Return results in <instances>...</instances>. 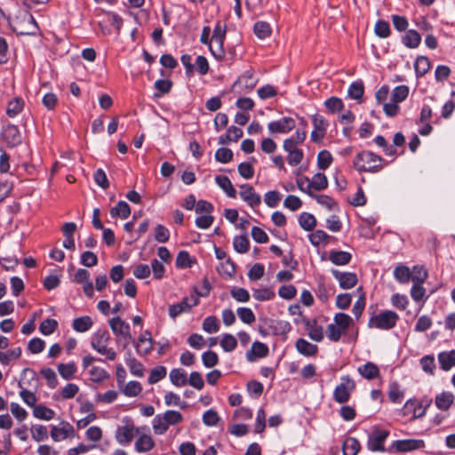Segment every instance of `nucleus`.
<instances>
[{
	"label": "nucleus",
	"instance_id": "f257e3e1",
	"mask_svg": "<svg viewBox=\"0 0 455 455\" xmlns=\"http://www.w3.org/2000/svg\"><path fill=\"white\" fill-rule=\"evenodd\" d=\"M384 159L371 151H362L354 159V166L358 172H378L383 168Z\"/></svg>",
	"mask_w": 455,
	"mask_h": 455
},
{
	"label": "nucleus",
	"instance_id": "f03ea898",
	"mask_svg": "<svg viewBox=\"0 0 455 455\" xmlns=\"http://www.w3.org/2000/svg\"><path fill=\"white\" fill-rule=\"evenodd\" d=\"M183 420V416L180 412L173 410L166 411L163 414H157L152 422V427L155 434H164L170 426H174Z\"/></svg>",
	"mask_w": 455,
	"mask_h": 455
},
{
	"label": "nucleus",
	"instance_id": "7ed1b4c3",
	"mask_svg": "<svg viewBox=\"0 0 455 455\" xmlns=\"http://www.w3.org/2000/svg\"><path fill=\"white\" fill-rule=\"evenodd\" d=\"M399 319L398 315L392 310H384L379 314L372 315L368 322L371 329L388 331L393 329Z\"/></svg>",
	"mask_w": 455,
	"mask_h": 455
},
{
	"label": "nucleus",
	"instance_id": "20e7f679",
	"mask_svg": "<svg viewBox=\"0 0 455 455\" xmlns=\"http://www.w3.org/2000/svg\"><path fill=\"white\" fill-rule=\"evenodd\" d=\"M225 36L226 26L218 21L210 40V51L217 60H221L224 57L223 41Z\"/></svg>",
	"mask_w": 455,
	"mask_h": 455
},
{
	"label": "nucleus",
	"instance_id": "39448f33",
	"mask_svg": "<svg viewBox=\"0 0 455 455\" xmlns=\"http://www.w3.org/2000/svg\"><path fill=\"white\" fill-rule=\"evenodd\" d=\"M108 323L113 333L116 336H121L124 339V343L123 345L124 348L127 347L130 341L135 344L131 334L129 323L122 320L119 316L109 319Z\"/></svg>",
	"mask_w": 455,
	"mask_h": 455
},
{
	"label": "nucleus",
	"instance_id": "423d86ee",
	"mask_svg": "<svg viewBox=\"0 0 455 455\" xmlns=\"http://www.w3.org/2000/svg\"><path fill=\"white\" fill-rule=\"evenodd\" d=\"M342 382L338 385L333 392V398L339 403H345L350 398V393L354 390L355 382L348 377L341 378Z\"/></svg>",
	"mask_w": 455,
	"mask_h": 455
},
{
	"label": "nucleus",
	"instance_id": "0eeeda50",
	"mask_svg": "<svg viewBox=\"0 0 455 455\" xmlns=\"http://www.w3.org/2000/svg\"><path fill=\"white\" fill-rule=\"evenodd\" d=\"M389 432L387 430L376 428L368 437L367 448L371 451H384V443L388 437Z\"/></svg>",
	"mask_w": 455,
	"mask_h": 455
},
{
	"label": "nucleus",
	"instance_id": "6e6552de",
	"mask_svg": "<svg viewBox=\"0 0 455 455\" xmlns=\"http://www.w3.org/2000/svg\"><path fill=\"white\" fill-rule=\"evenodd\" d=\"M199 303V299L196 297L192 296L190 299L185 297L180 302L171 305L168 308L169 315L172 319H175L180 314L184 312H189L194 306Z\"/></svg>",
	"mask_w": 455,
	"mask_h": 455
},
{
	"label": "nucleus",
	"instance_id": "1a4fd4ad",
	"mask_svg": "<svg viewBox=\"0 0 455 455\" xmlns=\"http://www.w3.org/2000/svg\"><path fill=\"white\" fill-rule=\"evenodd\" d=\"M283 149L288 153L287 161L290 165L296 166L302 161L304 153L302 149L298 148L291 140H284Z\"/></svg>",
	"mask_w": 455,
	"mask_h": 455
},
{
	"label": "nucleus",
	"instance_id": "9d476101",
	"mask_svg": "<svg viewBox=\"0 0 455 455\" xmlns=\"http://www.w3.org/2000/svg\"><path fill=\"white\" fill-rule=\"evenodd\" d=\"M296 125L295 120L291 117H283L280 120L270 122L267 128L271 133H287Z\"/></svg>",
	"mask_w": 455,
	"mask_h": 455
},
{
	"label": "nucleus",
	"instance_id": "9b49d317",
	"mask_svg": "<svg viewBox=\"0 0 455 455\" xmlns=\"http://www.w3.org/2000/svg\"><path fill=\"white\" fill-rule=\"evenodd\" d=\"M425 443L423 440L419 439H405L397 440L392 443L391 448L397 451L408 452L415 450L424 448Z\"/></svg>",
	"mask_w": 455,
	"mask_h": 455
},
{
	"label": "nucleus",
	"instance_id": "f8f14e48",
	"mask_svg": "<svg viewBox=\"0 0 455 455\" xmlns=\"http://www.w3.org/2000/svg\"><path fill=\"white\" fill-rule=\"evenodd\" d=\"M331 273L333 276L339 281V286L342 289H351L357 283L358 279L355 273L340 272L337 269H332Z\"/></svg>",
	"mask_w": 455,
	"mask_h": 455
},
{
	"label": "nucleus",
	"instance_id": "ddd939ff",
	"mask_svg": "<svg viewBox=\"0 0 455 455\" xmlns=\"http://www.w3.org/2000/svg\"><path fill=\"white\" fill-rule=\"evenodd\" d=\"M258 83V79L251 70L243 73L235 82L234 86L242 88V92H249L254 89Z\"/></svg>",
	"mask_w": 455,
	"mask_h": 455
},
{
	"label": "nucleus",
	"instance_id": "4468645a",
	"mask_svg": "<svg viewBox=\"0 0 455 455\" xmlns=\"http://www.w3.org/2000/svg\"><path fill=\"white\" fill-rule=\"evenodd\" d=\"M308 337L315 341L321 342L323 339L324 332L322 325L318 324L315 318L304 320Z\"/></svg>",
	"mask_w": 455,
	"mask_h": 455
},
{
	"label": "nucleus",
	"instance_id": "2eb2a0df",
	"mask_svg": "<svg viewBox=\"0 0 455 455\" xmlns=\"http://www.w3.org/2000/svg\"><path fill=\"white\" fill-rule=\"evenodd\" d=\"M239 195L251 207L258 206L261 203L260 196L249 184H243L240 187Z\"/></svg>",
	"mask_w": 455,
	"mask_h": 455
},
{
	"label": "nucleus",
	"instance_id": "dca6fc26",
	"mask_svg": "<svg viewBox=\"0 0 455 455\" xmlns=\"http://www.w3.org/2000/svg\"><path fill=\"white\" fill-rule=\"evenodd\" d=\"M74 427L68 422H62L60 427L53 426L51 436L54 442H60L74 435Z\"/></svg>",
	"mask_w": 455,
	"mask_h": 455
},
{
	"label": "nucleus",
	"instance_id": "f3484780",
	"mask_svg": "<svg viewBox=\"0 0 455 455\" xmlns=\"http://www.w3.org/2000/svg\"><path fill=\"white\" fill-rule=\"evenodd\" d=\"M137 353L140 356H145L149 354L153 349V339L151 333L145 331L140 337L138 342L135 344Z\"/></svg>",
	"mask_w": 455,
	"mask_h": 455
},
{
	"label": "nucleus",
	"instance_id": "a211bd4d",
	"mask_svg": "<svg viewBox=\"0 0 455 455\" xmlns=\"http://www.w3.org/2000/svg\"><path fill=\"white\" fill-rule=\"evenodd\" d=\"M268 353V347L262 342L255 341L250 350L246 352V359L254 362L257 358L265 357Z\"/></svg>",
	"mask_w": 455,
	"mask_h": 455
},
{
	"label": "nucleus",
	"instance_id": "6ab92c4d",
	"mask_svg": "<svg viewBox=\"0 0 455 455\" xmlns=\"http://www.w3.org/2000/svg\"><path fill=\"white\" fill-rule=\"evenodd\" d=\"M134 437V427L130 425L119 427L116 432V439L122 445L129 444Z\"/></svg>",
	"mask_w": 455,
	"mask_h": 455
},
{
	"label": "nucleus",
	"instance_id": "aec40b11",
	"mask_svg": "<svg viewBox=\"0 0 455 455\" xmlns=\"http://www.w3.org/2000/svg\"><path fill=\"white\" fill-rule=\"evenodd\" d=\"M3 137L11 146H16L21 142V135L17 126L9 124L3 131Z\"/></svg>",
	"mask_w": 455,
	"mask_h": 455
},
{
	"label": "nucleus",
	"instance_id": "412c9836",
	"mask_svg": "<svg viewBox=\"0 0 455 455\" xmlns=\"http://www.w3.org/2000/svg\"><path fill=\"white\" fill-rule=\"evenodd\" d=\"M298 352L305 356H315L318 352V347L305 339H299L295 344Z\"/></svg>",
	"mask_w": 455,
	"mask_h": 455
},
{
	"label": "nucleus",
	"instance_id": "4be33fe9",
	"mask_svg": "<svg viewBox=\"0 0 455 455\" xmlns=\"http://www.w3.org/2000/svg\"><path fill=\"white\" fill-rule=\"evenodd\" d=\"M438 362L442 370L447 371L455 366V350L443 351L438 354Z\"/></svg>",
	"mask_w": 455,
	"mask_h": 455
},
{
	"label": "nucleus",
	"instance_id": "5701e85b",
	"mask_svg": "<svg viewBox=\"0 0 455 455\" xmlns=\"http://www.w3.org/2000/svg\"><path fill=\"white\" fill-rule=\"evenodd\" d=\"M403 409L404 414L411 413L413 418H420L426 412V409L417 400L407 401Z\"/></svg>",
	"mask_w": 455,
	"mask_h": 455
},
{
	"label": "nucleus",
	"instance_id": "b1692460",
	"mask_svg": "<svg viewBox=\"0 0 455 455\" xmlns=\"http://www.w3.org/2000/svg\"><path fill=\"white\" fill-rule=\"evenodd\" d=\"M454 403V395L451 392H443L435 396V403L436 407L443 411H447Z\"/></svg>",
	"mask_w": 455,
	"mask_h": 455
},
{
	"label": "nucleus",
	"instance_id": "393cba45",
	"mask_svg": "<svg viewBox=\"0 0 455 455\" xmlns=\"http://www.w3.org/2000/svg\"><path fill=\"white\" fill-rule=\"evenodd\" d=\"M215 181L228 197H235L236 190L234 188L228 177L219 175L215 177Z\"/></svg>",
	"mask_w": 455,
	"mask_h": 455
},
{
	"label": "nucleus",
	"instance_id": "a878e982",
	"mask_svg": "<svg viewBox=\"0 0 455 455\" xmlns=\"http://www.w3.org/2000/svg\"><path fill=\"white\" fill-rule=\"evenodd\" d=\"M358 372L364 379H373L379 375V367L371 362H368L365 364L360 366L358 368Z\"/></svg>",
	"mask_w": 455,
	"mask_h": 455
},
{
	"label": "nucleus",
	"instance_id": "bb28decb",
	"mask_svg": "<svg viewBox=\"0 0 455 455\" xmlns=\"http://www.w3.org/2000/svg\"><path fill=\"white\" fill-rule=\"evenodd\" d=\"M330 260L338 266L347 265L350 262L352 256L347 251H331L329 255Z\"/></svg>",
	"mask_w": 455,
	"mask_h": 455
},
{
	"label": "nucleus",
	"instance_id": "cd10ccee",
	"mask_svg": "<svg viewBox=\"0 0 455 455\" xmlns=\"http://www.w3.org/2000/svg\"><path fill=\"white\" fill-rule=\"evenodd\" d=\"M130 214L131 208L124 201H119L115 207L110 209V215L112 218L120 217L122 219H127Z\"/></svg>",
	"mask_w": 455,
	"mask_h": 455
},
{
	"label": "nucleus",
	"instance_id": "c85d7f7f",
	"mask_svg": "<svg viewBox=\"0 0 455 455\" xmlns=\"http://www.w3.org/2000/svg\"><path fill=\"white\" fill-rule=\"evenodd\" d=\"M121 392L128 397H135L140 394L142 391V387L138 381H129L128 383H124L122 387H119Z\"/></svg>",
	"mask_w": 455,
	"mask_h": 455
},
{
	"label": "nucleus",
	"instance_id": "c756f323",
	"mask_svg": "<svg viewBox=\"0 0 455 455\" xmlns=\"http://www.w3.org/2000/svg\"><path fill=\"white\" fill-rule=\"evenodd\" d=\"M155 443L150 435H142L135 443L138 452H148L154 447Z\"/></svg>",
	"mask_w": 455,
	"mask_h": 455
},
{
	"label": "nucleus",
	"instance_id": "7c9ffc66",
	"mask_svg": "<svg viewBox=\"0 0 455 455\" xmlns=\"http://www.w3.org/2000/svg\"><path fill=\"white\" fill-rule=\"evenodd\" d=\"M328 187V180L327 177L322 173L317 172L313 177L312 180L308 182V189L314 188L315 190H323Z\"/></svg>",
	"mask_w": 455,
	"mask_h": 455
},
{
	"label": "nucleus",
	"instance_id": "2f4dec72",
	"mask_svg": "<svg viewBox=\"0 0 455 455\" xmlns=\"http://www.w3.org/2000/svg\"><path fill=\"white\" fill-rule=\"evenodd\" d=\"M395 278L401 283H406L411 280V272L407 266L398 265L394 269Z\"/></svg>",
	"mask_w": 455,
	"mask_h": 455
},
{
	"label": "nucleus",
	"instance_id": "473e14b6",
	"mask_svg": "<svg viewBox=\"0 0 455 455\" xmlns=\"http://www.w3.org/2000/svg\"><path fill=\"white\" fill-rule=\"evenodd\" d=\"M170 380L176 387L184 386L188 381L187 373L182 369H173L170 372Z\"/></svg>",
	"mask_w": 455,
	"mask_h": 455
},
{
	"label": "nucleus",
	"instance_id": "72a5a7b5",
	"mask_svg": "<svg viewBox=\"0 0 455 455\" xmlns=\"http://www.w3.org/2000/svg\"><path fill=\"white\" fill-rule=\"evenodd\" d=\"M342 448L344 455H356L360 450V443L357 439L348 437L344 441Z\"/></svg>",
	"mask_w": 455,
	"mask_h": 455
},
{
	"label": "nucleus",
	"instance_id": "f704fd0d",
	"mask_svg": "<svg viewBox=\"0 0 455 455\" xmlns=\"http://www.w3.org/2000/svg\"><path fill=\"white\" fill-rule=\"evenodd\" d=\"M72 326L78 332H84L92 326V320L90 316H81L74 319Z\"/></svg>",
	"mask_w": 455,
	"mask_h": 455
},
{
	"label": "nucleus",
	"instance_id": "c9c22d12",
	"mask_svg": "<svg viewBox=\"0 0 455 455\" xmlns=\"http://www.w3.org/2000/svg\"><path fill=\"white\" fill-rule=\"evenodd\" d=\"M414 68L418 76H423L430 69V60L425 56H419L414 63Z\"/></svg>",
	"mask_w": 455,
	"mask_h": 455
},
{
	"label": "nucleus",
	"instance_id": "e433bc0d",
	"mask_svg": "<svg viewBox=\"0 0 455 455\" xmlns=\"http://www.w3.org/2000/svg\"><path fill=\"white\" fill-rule=\"evenodd\" d=\"M253 31L257 37L259 39H265L270 36L272 30L270 25L267 22L258 21L254 24Z\"/></svg>",
	"mask_w": 455,
	"mask_h": 455
},
{
	"label": "nucleus",
	"instance_id": "4c0bfd02",
	"mask_svg": "<svg viewBox=\"0 0 455 455\" xmlns=\"http://www.w3.org/2000/svg\"><path fill=\"white\" fill-rule=\"evenodd\" d=\"M110 335L107 330H98L92 336L91 345L92 347L100 345H108Z\"/></svg>",
	"mask_w": 455,
	"mask_h": 455
},
{
	"label": "nucleus",
	"instance_id": "58836bf2",
	"mask_svg": "<svg viewBox=\"0 0 455 455\" xmlns=\"http://www.w3.org/2000/svg\"><path fill=\"white\" fill-rule=\"evenodd\" d=\"M421 41L420 35L415 31V30H409L403 36V43L409 48H415L417 47Z\"/></svg>",
	"mask_w": 455,
	"mask_h": 455
},
{
	"label": "nucleus",
	"instance_id": "ea45409f",
	"mask_svg": "<svg viewBox=\"0 0 455 455\" xmlns=\"http://www.w3.org/2000/svg\"><path fill=\"white\" fill-rule=\"evenodd\" d=\"M126 364L130 370V372L136 377H143L144 366L136 358L129 357L126 359Z\"/></svg>",
	"mask_w": 455,
	"mask_h": 455
},
{
	"label": "nucleus",
	"instance_id": "a19ab883",
	"mask_svg": "<svg viewBox=\"0 0 455 455\" xmlns=\"http://www.w3.org/2000/svg\"><path fill=\"white\" fill-rule=\"evenodd\" d=\"M299 226L307 231L312 230L316 225V220L314 215L307 212H303L299 215Z\"/></svg>",
	"mask_w": 455,
	"mask_h": 455
},
{
	"label": "nucleus",
	"instance_id": "79ce46f5",
	"mask_svg": "<svg viewBox=\"0 0 455 455\" xmlns=\"http://www.w3.org/2000/svg\"><path fill=\"white\" fill-rule=\"evenodd\" d=\"M345 333L346 331L339 329V327L334 323H330L327 326L326 336L331 341L338 342Z\"/></svg>",
	"mask_w": 455,
	"mask_h": 455
},
{
	"label": "nucleus",
	"instance_id": "37998d69",
	"mask_svg": "<svg viewBox=\"0 0 455 455\" xmlns=\"http://www.w3.org/2000/svg\"><path fill=\"white\" fill-rule=\"evenodd\" d=\"M202 327L207 333H215L220 330V323L216 316H207L204 320Z\"/></svg>",
	"mask_w": 455,
	"mask_h": 455
},
{
	"label": "nucleus",
	"instance_id": "c03bdc74",
	"mask_svg": "<svg viewBox=\"0 0 455 455\" xmlns=\"http://www.w3.org/2000/svg\"><path fill=\"white\" fill-rule=\"evenodd\" d=\"M233 245L238 253H245L249 250V239L246 235H237L234 238Z\"/></svg>",
	"mask_w": 455,
	"mask_h": 455
},
{
	"label": "nucleus",
	"instance_id": "a18cd8bd",
	"mask_svg": "<svg viewBox=\"0 0 455 455\" xmlns=\"http://www.w3.org/2000/svg\"><path fill=\"white\" fill-rule=\"evenodd\" d=\"M352 322L353 319L344 313H337L333 318V323L345 331H347Z\"/></svg>",
	"mask_w": 455,
	"mask_h": 455
},
{
	"label": "nucleus",
	"instance_id": "49530a36",
	"mask_svg": "<svg viewBox=\"0 0 455 455\" xmlns=\"http://www.w3.org/2000/svg\"><path fill=\"white\" fill-rule=\"evenodd\" d=\"M167 374L166 368L164 366H156L153 368L150 371L149 377H148V383L149 384H156L161 379H163Z\"/></svg>",
	"mask_w": 455,
	"mask_h": 455
},
{
	"label": "nucleus",
	"instance_id": "de8ad7c7",
	"mask_svg": "<svg viewBox=\"0 0 455 455\" xmlns=\"http://www.w3.org/2000/svg\"><path fill=\"white\" fill-rule=\"evenodd\" d=\"M332 162V156L327 150H322L317 155V166L320 170H326Z\"/></svg>",
	"mask_w": 455,
	"mask_h": 455
},
{
	"label": "nucleus",
	"instance_id": "09e8293b",
	"mask_svg": "<svg viewBox=\"0 0 455 455\" xmlns=\"http://www.w3.org/2000/svg\"><path fill=\"white\" fill-rule=\"evenodd\" d=\"M427 275V271L422 266H415L411 272V281L416 283H423Z\"/></svg>",
	"mask_w": 455,
	"mask_h": 455
},
{
	"label": "nucleus",
	"instance_id": "8fccbe9b",
	"mask_svg": "<svg viewBox=\"0 0 455 455\" xmlns=\"http://www.w3.org/2000/svg\"><path fill=\"white\" fill-rule=\"evenodd\" d=\"M23 106H24L23 100L19 98H16L13 100L9 102V104L7 106L6 113L10 117H14L19 113H20V111L23 109Z\"/></svg>",
	"mask_w": 455,
	"mask_h": 455
},
{
	"label": "nucleus",
	"instance_id": "3c124183",
	"mask_svg": "<svg viewBox=\"0 0 455 455\" xmlns=\"http://www.w3.org/2000/svg\"><path fill=\"white\" fill-rule=\"evenodd\" d=\"M33 414L37 419L50 420L53 418L54 411L45 406L38 405L35 406Z\"/></svg>",
	"mask_w": 455,
	"mask_h": 455
},
{
	"label": "nucleus",
	"instance_id": "603ef678",
	"mask_svg": "<svg viewBox=\"0 0 455 455\" xmlns=\"http://www.w3.org/2000/svg\"><path fill=\"white\" fill-rule=\"evenodd\" d=\"M58 371L63 379H69L75 374L76 367L74 363H60L58 366Z\"/></svg>",
	"mask_w": 455,
	"mask_h": 455
},
{
	"label": "nucleus",
	"instance_id": "864d4df0",
	"mask_svg": "<svg viewBox=\"0 0 455 455\" xmlns=\"http://www.w3.org/2000/svg\"><path fill=\"white\" fill-rule=\"evenodd\" d=\"M409 94V88L406 85H398L392 92V101L400 103L403 101Z\"/></svg>",
	"mask_w": 455,
	"mask_h": 455
},
{
	"label": "nucleus",
	"instance_id": "5fc2aeb1",
	"mask_svg": "<svg viewBox=\"0 0 455 455\" xmlns=\"http://www.w3.org/2000/svg\"><path fill=\"white\" fill-rule=\"evenodd\" d=\"M420 366L422 370L430 374L433 375L435 369V357L433 355H425L423 356L419 361Z\"/></svg>",
	"mask_w": 455,
	"mask_h": 455
},
{
	"label": "nucleus",
	"instance_id": "6e6d98bb",
	"mask_svg": "<svg viewBox=\"0 0 455 455\" xmlns=\"http://www.w3.org/2000/svg\"><path fill=\"white\" fill-rule=\"evenodd\" d=\"M237 315L242 322L251 324L255 322V315L249 307H238Z\"/></svg>",
	"mask_w": 455,
	"mask_h": 455
},
{
	"label": "nucleus",
	"instance_id": "4d7b16f0",
	"mask_svg": "<svg viewBox=\"0 0 455 455\" xmlns=\"http://www.w3.org/2000/svg\"><path fill=\"white\" fill-rule=\"evenodd\" d=\"M32 437L36 442H42L47 439L48 431L46 427L42 425H36L31 428Z\"/></svg>",
	"mask_w": 455,
	"mask_h": 455
},
{
	"label": "nucleus",
	"instance_id": "13d9d810",
	"mask_svg": "<svg viewBox=\"0 0 455 455\" xmlns=\"http://www.w3.org/2000/svg\"><path fill=\"white\" fill-rule=\"evenodd\" d=\"M58 326V323L54 319H45L40 323L39 330L44 335L53 333Z\"/></svg>",
	"mask_w": 455,
	"mask_h": 455
},
{
	"label": "nucleus",
	"instance_id": "bf43d9fd",
	"mask_svg": "<svg viewBox=\"0 0 455 455\" xmlns=\"http://www.w3.org/2000/svg\"><path fill=\"white\" fill-rule=\"evenodd\" d=\"M215 159L222 164L229 163L233 159V152L229 148H220L215 153Z\"/></svg>",
	"mask_w": 455,
	"mask_h": 455
},
{
	"label": "nucleus",
	"instance_id": "052dcab7",
	"mask_svg": "<svg viewBox=\"0 0 455 455\" xmlns=\"http://www.w3.org/2000/svg\"><path fill=\"white\" fill-rule=\"evenodd\" d=\"M233 299L238 302H247L250 299V294L247 290L240 287H233L230 291Z\"/></svg>",
	"mask_w": 455,
	"mask_h": 455
},
{
	"label": "nucleus",
	"instance_id": "680f3d73",
	"mask_svg": "<svg viewBox=\"0 0 455 455\" xmlns=\"http://www.w3.org/2000/svg\"><path fill=\"white\" fill-rule=\"evenodd\" d=\"M187 384L190 385L197 390H201L204 386V381L200 372L193 371L190 373Z\"/></svg>",
	"mask_w": 455,
	"mask_h": 455
},
{
	"label": "nucleus",
	"instance_id": "e2e57ef3",
	"mask_svg": "<svg viewBox=\"0 0 455 455\" xmlns=\"http://www.w3.org/2000/svg\"><path fill=\"white\" fill-rule=\"evenodd\" d=\"M40 374L47 380V384L51 388L56 387L58 380L56 373L52 369L44 368L41 370Z\"/></svg>",
	"mask_w": 455,
	"mask_h": 455
},
{
	"label": "nucleus",
	"instance_id": "0e129e2a",
	"mask_svg": "<svg viewBox=\"0 0 455 455\" xmlns=\"http://www.w3.org/2000/svg\"><path fill=\"white\" fill-rule=\"evenodd\" d=\"M236 345L237 341L231 334H225L220 340V346L226 352L233 351L236 347Z\"/></svg>",
	"mask_w": 455,
	"mask_h": 455
},
{
	"label": "nucleus",
	"instance_id": "69168bd1",
	"mask_svg": "<svg viewBox=\"0 0 455 455\" xmlns=\"http://www.w3.org/2000/svg\"><path fill=\"white\" fill-rule=\"evenodd\" d=\"M202 362L207 368L215 366L219 362L218 355L213 351H206L202 355Z\"/></svg>",
	"mask_w": 455,
	"mask_h": 455
},
{
	"label": "nucleus",
	"instance_id": "338daca9",
	"mask_svg": "<svg viewBox=\"0 0 455 455\" xmlns=\"http://www.w3.org/2000/svg\"><path fill=\"white\" fill-rule=\"evenodd\" d=\"M93 179L96 184L102 189H107L109 187V182L104 170L99 168L93 174Z\"/></svg>",
	"mask_w": 455,
	"mask_h": 455
},
{
	"label": "nucleus",
	"instance_id": "774afa93",
	"mask_svg": "<svg viewBox=\"0 0 455 455\" xmlns=\"http://www.w3.org/2000/svg\"><path fill=\"white\" fill-rule=\"evenodd\" d=\"M325 107L331 113H336L343 109L342 100L337 97H331L324 102Z\"/></svg>",
	"mask_w": 455,
	"mask_h": 455
}]
</instances>
